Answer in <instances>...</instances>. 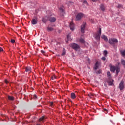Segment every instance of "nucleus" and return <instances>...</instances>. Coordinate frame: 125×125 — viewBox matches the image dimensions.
Returning a JSON list of instances; mask_svg holds the SVG:
<instances>
[{"label": "nucleus", "instance_id": "obj_1", "mask_svg": "<svg viewBox=\"0 0 125 125\" xmlns=\"http://www.w3.org/2000/svg\"><path fill=\"white\" fill-rule=\"evenodd\" d=\"M101 36V28H99V30L94 33L93 37L96 41H100V37Z\"/></svg>", "mask_w": 125, "mask_h": 125}, {"label": "nucleus", "instance_id": "obj_2", "mask_svg": "<svg viewBox=\"0 0 125 125\" xmlns=\"http://www.w3.org/2000/svg\"><path fill=\"white\" fill-rule=\"evenodd\" d=\"M108 43L111 45H115L118 43V39L114 38H109Z\"/></svg>", "mask_w": 125, "mask_h": 125}, {"label": "nucleus", "instance_id": "obj_3", "mask_svg": "<svg viewBox=\"0 0 125 125\" xmlns=\"http://www.w3.org/2000/svg\"><path fill=\"white\" fill-rule=\"evenodd\" d=\"M86 26V23L83 22L81 26V32L82 34H84L85 33V27Z\"/></svg>", "mask_w": 125, "mask_h": 125}, {"label": "nucleus", "instance_id": "obj_4", "mask_svg": "<svg viewBox=\"0 0 125 125\" xmlns=\"http://www.w3.org/2000/svg\"><path fill=\"white\" fill-rule=\"evenodd\" d=\"M83 16H84V15L82 13H79L76 15L75 19L77 21H79V20H81V19H82V18H83Z\"/></svg>", "mask_w": 125, "mask_h": 125}, {"label": "nucleus", "instance_id": "obj_5", "mask_svg": "<svg viewBox=\"0 0 125 125\" xmlns=\"http://www.w3.org/2000/svg\"><path fill=\"white\" fill-rule=\"evenodd\" d=\"M118 88L120 89V90H123L124 88V84L123 81L120 82V83L119 84Z\"/></svg>", "mask_w": 125, "mask_h": 125}, {"label": "nucleus", "instance_id": "obj_6", "mask_svg": "<svg viewBox=\"0 0 125 125\" xmlns=\"http://www.w3.org/2000/svg\"><path fill=\"white\" fill-rule=\"evenodd\" d=\"M69 27L71 31H74V30H75V24H74V23L70 22L69 24Z\"/></svg>", "mask_w": 125, "mask_h": 125}, {"label": "nucleus", "instance_id": "obj_7", "mask_svg": "<svg viewBox=\"0 0 125 125\" xmlns=\"http://www.w3.org/2000/svg\"><path fill=\"white\" fill-rule=\"evenodd\" d=\"M101 38V39H102V40H104V41H105V42H108V37L106 35L104 34L102 35Z\"/></svg>", "mask_w": 125, "mask_h": 125}, {"label": "nucleus", "instance_id": "obj_8", "mask_svg": "<svg viewBox=\"0 0 125 125\" xmlns=\"http://www.w3.org/2000/svg\"><path fill=\"white\" fill-rule=\"evenodd\" d=\"M100 8L102 11H105L106 10V6H105V5L101 4Z\"/></svg>", "mask_w": 125, "mask_h": 125}, {"label": "nucleus", "instance_id": "obj_9", "mask_svg": "<svg viewBox=\"0 0 125 125\" xmlns=\"http://www.w3.org/2000/svg\"><path fill=\"white\" fill-rule=\"evenodd\" d=\"M49 20L51 23H54L56 21V18L55 17H50Z\"/></svg>", "mask_w": 125, "mask_h": 125}, {"label": "nucleus", "instance_id": "obj_10", "mask_svg": "<svg viewBox=\"0 0 125 125\" xmlns=\"http://www.w3.org/2000/svg\"><path fill=\"white\" fill-rule=\"evenodd\" d=\"M31 23H32V25H36V24H37V23H38V20L33 19L31 21Z\"/></svg>", "mask_w": 125, "mask_h": 125}, {"label": "nucleus", "instance_id": "obj_11", "mask_svg": "<svg viewBox=\"0 0 125 125\" xmlns=\"http://www.w3.org/2000/svg\"><path fill=\"white\" fill-rule=\"evenodd\" d=\"M31 67H26V69H25V71L26 72L30 73V72H31Z\"/></svg>", "mask_w": 125, "mask_h": 125}, {"label": "nucleus", "instance_id": "obj_12", "mask_svg": "<svg viewBox=\"0 0 125 125\" xmlns=\"http://www.w3.org/2000/svg\"><path fill=\"white\" fill-rule=\"evenodd\" d=\"M113 80L111 78L109 79V80H108L107 82H108V85L109 86H112L113 85Z\"/></svg>", "mask_w": 125, "mask_h": 125}, {"label": "nucleus", "instance_id": "obj_13", "mask_svg": "<svg viewBox=\"0 0 125 125\" xmlns=\"http://www.w3.org/2000/svg\"><path fill=\"white\" fill-rule=\"evenodd\" d=\"M117 67H115V66H112L110 67V70L112 71L113 72H115V71L116 70Z\"/></svg>", "mask_w": 125, "mask_h": 125}, {"label": "nucleus", "instance_id": "obj_14", "mask_svg": "<svg viewBox=\"0 0 125 125\" xmlns=\"http://www.w3.org/2000/svg\"><path fill=\"white\" fill-rule=\"evenodd\" d=\"M59 9L61 12H62V13H65V10H64V6H62L60 7Z\"/></svg>", "mask_w": 125, "mask_h": 125}, {"label": "nucleus", "instance_id": "obj_15", "mask_svg": "<svg viewBox=\"0 0 125 125\" xmlns=\"http://www.w3.org/2000/svg\"><path fill=\"white\" fill-rule=\"evenodd\" d=\"M76 98V96L74 93H72L71 94V98L72 100H74Z\"/></svg>", "mask_w": 125, "mask_h": 125}, {"label": "nucleus", "instance_id": "obj_16", "mask_svg": "<svg viewBox=\"0 0 125 125\" xmlns=\"http://www.w3.org/2000/svg\"><path fill=\"white\" fill-rule=\"evenodd\" d=\"M67 41H72V38H71V33H69L67 36Z\"/></svg>", "mask_w": 125, "mask_h": 125}, {"label": "nucleus", "instance_id": "obj_17", "mask_svg": "<svg viewBox=\"0 0 125 125\" xmlns=\"http://www.w3.org/2000/svg\"><path fill=\"white\" fill-rule=\"evenodd\" d=\"M98 67H99V63H98V62H96L95 64V66H94V69L95 70H97L98 68Z\"/></svg>", "mask_w": 125, "mask_h": 125}, {"label": "nucleus", "instance_id": "obj_18", "mask_svg": "<svg viewBox=\"0 0 125 125\" xmlns=\"http://www.w3.org/2000/svg\"><path fill=\"white\" fill-rule=\"evenodd\" d=\"M82 2H83V6H84V4H86V5H88V3L87 2V1L86 0H81Z\"/></svg>", "mask_w": 125, "mask_h": 125}, {"label": "nucleus", "instance_id": "obj_19", "mask_svg": "<svg viewBox=\"0 0 125 125\" xmlns=\"http://www.w3.org/2000/svg\"><path fill=\"white\" fill-rule=\"evenodd\" d=\"M78 46H79L75 43L71 44V47H78Z\"/></svg>", "mask_w": 125, "mask_h": 125}, {"label": "nucleus", "instance_id": "obj_20", "mask_svg": "<svg viewBox=\"0 0 125 125\" xmlns=\"http://www.w3.org/2000/svg\"><path fill=\"white\" fill-rule=\"evenodd\" d=\"M8 99L9 100L13 101V100H14V98L12 96L8 95Z\"/></svg>", "mask_w": 125, "mask_h": 125}, {"label": "nucleus", "instance_id": "obj_21", "mask_svg": "<svg viewBox=\"0 0 125 125\" xmlns=\"http://www.w3.org/2000/svg\"><path fill=\"white\" fill-rule=\"evenodd\" d=\"M66 51L65 48H63V52L62 53L61 56H65V54H66Z\"/></svg>", "mask_w": 125, "mask_h": 125}, {"label": "nucleus", "instance_id": "obj_22", "mask_svg": "<svg viewBox=\"0 0 125 125\" xmlns=\"http://www.w3.org/2000/svg\"><path fill=\"white\" fill-rule=\"evenodd\" d=\"M47 30L48 31V32H50L51 31H53V28L52 27L48 26V27L47 28Z\"/></svg>", "mask_w": 125, "mask_h": 125}, {"label": "nucleus", "instance_id": "obj_23", "mask_svg": "<svg viewBox=\"0 0 125 125\" xmlns=\"http://www.w3.org/2000/svg\"><path fill=\"white\" fill-rule=\"evenodd\" d=\"M121 63L123 66H124V67H125V61L124 60L122 59Z\"/></svg>", "mask_w": 125, "mask_h": 125}, {"label": "nucleus", "instance_id": "obj_24", "mask_svg": "<svg viewBox=\"0 0 125 125\" xmlns=\"http://www.w3.org/2000/svg\"><path fill=\"white\" fill-rule=\"evenodd\" d=\"M107 75L108 79H111V73L109 71L107 72Z\"/></svg>", "mask_w": 125, "mask_h": 125}, {"label": "nucleus", "instance_id": "obj_25", "mask_svg": "<svg viewBox=\"0 0 125 125\" xmlns=\"http://www.w3.org/2000/svg\"><path fill=\"white\" fill-rule=\"evenodd\" d=\"M80 42H81V43H84L85 42L84 39L82 38L80 39Z\"/></svg>", "mask_w": 125, "mask_h": 125}, {"label": "nucleus", "instance_id": "obj_26", "mask_svg": "<svg viewBox=\"0 0 125 125\" xmlns=\"http://www.w3.org/2000/svg\"><path fill=\"white\" fill-rule=\"evenodd\" d=\"M120 53H121L122 56L123 57L125 56V50L124 51H120Z\"/></svg>", "mask_w": 125, "mask_h": 125}, {"label": "nucleus", "instance_id": "obj_27", "mask_svg": "<svg viewBox=\"0 0 125 125\" xmlns=\"http://www.w3.org/2000/svg\"><path fill=\"white\" fill-rule=\"evenodd\" d=\"M104 56L106 57L107 54H108V52L107 50H105L104 51L103 53Z\"/></svg>", "mask_w": 125, "mask_h": 125}, {"label": "nucleus", "instance_id": "obj_28", "mask_svg": "<svg viewBox=\"0 0 125 125\" xmlns=\"http://www.w3.org/2000/svg\"><path fill=\"white\" fill-rule=\"evenodd\" d=\"M45 119L44 116H42L40 119H39V121L42 122V121H43V120Z\"/></svg>", "mask_w": 125, "mask_h": 125}, {"label": "nucleus", "instance_id": "obj_29", "mask_svg": "<svg viewBox=\"0 0 125 125\" xmlns=\"http://www.w3.org/2000/svg\"><path fill=\"white\" fill-rule=\"evenodd\" d=\"M116 71L117 74H118V73L120 72V69L118 67H117V68L116 69Z\"/></svg>", "mask_w": 125, "mask_h": 125}, {"label": "nucleus", "instance_id": "obj_30", "mask_svg": "<svg viewBox=\"0 0 125 125\" xmlns=\"http://www.w3.org/2000/svg\"><path fill=\"white\" fill-rule=\"evenodd\" d=\"M49 104L50 106H53L54 103L53 102H50Z\"/></svg>", "mask_w": 125, "mask_h": 125}, {"label": "nucleus", "instance_id": "obj_31", "mask_svg": "<svg viewBox=\"0 0 125 125\" xmlns=\"http://www.w3.org/2000/svg\"><path fill=\"white\" fill-rule=\"evenodd\" d=\"M55 79H56V76L55 75H53L51 77V80H54Z\"/></svg>", "mask_w": 125, "mask_h": 125}, {"label": "nucleus", "instance_id": "obj_32", "mask_svg": "<svg viewBox=\"0 0 125 125\" xmlns=\"http://www.w3.org/2000/svg\"><path fill=\"white\" fill-rule=\"evenodd\" d=\"M10 42L11 43H14L15 42V40L14 39H11Z\"/></svg>", "mask_w": 125, "mask_h": 125}, {"label": "nucleus", "instance_id": "obj_33", "mask_svg": "<svg viewBox=\"0 0 125 125\" xmlns=\"http://www.w3.org/2000/svg\"><path fill=\"white\" fill-rule=\"evenodd\" d=\"M80 48L79 47H73V49L75 50V51H77Z\"/></svg>", "mask_w": 125, "mask_h": 125}, {"label": "nucleus", "instance_id": "obj_34", "mask_svg": "<svg viewBox=\"0 0 125 125\" xmlns=\"http://www.w3.org/2000/svg\"><path fill=\"white\" fill-rule=\"evenodd\" d=\"M101 59L103 60V61H105L106 58L105 57H102Z\"/></svg>", "mask_w": 125, "mask_h": 125}, {"label": "nucleus", "instance_id": "obj_35", "mask_svg": "<svg viewBox=\"0 0 125 125\" xmlns=\"http://www.w3.org/2000/svg\"><path fill=\"white\" fill-rule=\"evenodd\" d=\"M101 73V71L100 70L96 72L97 74H100Z\"/></svg>", "mask_w": 125, "mask_h": 125}, {"label": "nucleus", "instance_id": "obj_36", "mask_svg": "<svg viewBox=\"0 0 125 125\" xmlns=\"http://www.w3.org/2000/svg\"><path fill=\"white\" fill-rule=\"evenodd\" d=\"M117 7H118V8H121V7H122V5H121V4H118V5L117 6Z\"/></svg>", "mask_w": 125, "mask_h": 125}, {"label": "nucleus", "instance_id": "obj_37", "mask_svg": "<svg viewBox=\"0 0 125 125\" xmlns=\"http://www.w3.org/2000/svg\"><path fill=\"white\" fill-rule=\"evenodd\" d=\"M41 52L43 54H44L45 53V51H44L43 50H41Z\"/></svg>", "mask_w": 125, "mask_h": 125}, {"label": "nucleus", "instance_id": "obj_38", "mask_svg": "<svg viewBox=\"0 0 125 125\" xmlns=\"http://www.w3.org/2000/svg\"><path fill=\"white\" fill-rule=\"evenodd\" d=\"M92 1H93V2H96L98 1V0H92Z\"/></svg>", "mask_w": 125, "mask_h": 125}, {"label": "nucleus", "instance_id": "obj_39", "mask_svg": "<svg viewBox=\"0 0 125 125\" xmlns=\"http://www.w3.org/2000/svg\"><path fill=\"white\" fill-rule=\"evenodd\" d=\"M2 51H3V49L1 47H0V52Z\"/></svg>", "mask_w": 125, "mask_h": 125}, {"label": "nucleus", "instance_id": "obj_40", "mask_svg": "<svg viewBox=\"0 0 125 125\" xmlns=\"http://www.w3.org/2000/svg\"><path fill=\"white\" fill-rule=\"evenodd\" d=\"M5 83H8V81L7 80H5Z\"/></svg>", "mask_w": 125, "mask_h": 125}, {"label": "nucleus", "instance_id": "obj_41", "mask_svg": "<svg viewBox=\"0 0 125 125\" xmlns=\"http://www.w3.org/2000/svg\"><path fill=\"white\" fill-rule=\"evenodd\" d=\"M104 111H106V112H107V111H108L107 109H104Z\"/></svg>", "mask_w": 125, "mask_h": 125}, {"label": "nucleus", "instance_id": "obj_42", "mask_svg": "<svg viewBox=\"0 0 125 125\" xmlns=\"http://www.w3.org/2000/svg\"><path fill=\"white\" fill-rule=\"evenodd\" d=\"M34 97H35V98H37V96L36 95H34Z\"/></svg>", "mask_w": 125, "mask_h": 125}, {"label": "nucleus", "instance_id": "obj_43", "mask_svg": "<svg viewBox=\"0 0 125 125\" xmlns=\"http://www.w3.org/2000/svg\"><path fill=\"white\" fill-rule=\"evenodd\" d=\"M66 42H68V41L66 40Z\"/></svg>", "mask_w": 125, "mask_h": 125}, {"label": "nucleus", "instance_id": "obj_44", "mask_svg": "<svg viewBox=\"0 0 125 125\" xmlns=\"http://www.w3.org/2000/svg\"><path fill=\"white\" fill-rule=\"evenodd\" d=\"M36 125H40V124H37Z\"/></svg>", "mask_w": 125, "mask_h": 125}, {"label": "nucleus", "instance_id": "obj_45", "mask_svg": "<svg viewBox=\"0 0 125 125\" xmlns=\"http://www.w3.org/2000/svg\"><path fill=\"white\" fill-rule=\"evenodd\" d=\"M85 43V44H87V43Z\"/></svg>", "mask_w": 125, "mask_h": 125}]
</instances>
